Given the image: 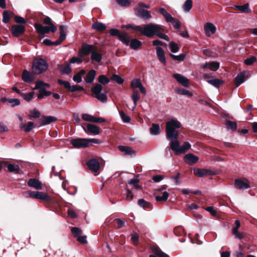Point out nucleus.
I'll return each mask as SVG.
<instances>
[{
	"label": "nucleus",
	"mask_w": 257,
	"mask_h": 257,
	"mask_svg": "<svg viewBox=\"0 0 257 257\" xmlns=\"http://www.w3.org/2000/svg\"><path fill=\"white\" fill-rule=\"evenodd\" d=\"M98 81L100 84H96L91 88L92 96L102 102H105L107 101V95L106 93L102 92L103 87L101 85L108 84L110 80L104 75H100L98 77Z\"/></svg>",
	"instance_id": "1"
},
{
	"label": "nucleus",
	"mask_w": 257,
	"mask_h": 257,
	"mask_svg": "<svg viewBox=\"0 0 257 257\" xmlns=\"http://www.w3.org/2000/svg\"><path fill=\"white\" fill-rule=\"evenodd\" d=\"M182 127L181 123L176 118H172L166 123L167 139L171 142L178 139L179 130Z\"/></svg>",
	"instance_id": "2"
},
{
	"label": "nucleus",
	"mask_w": 257,
	"mask_h": 257,
	"mask_svg": "<svg viewBox=\"0 0 257 257\" xmlns=\"http://www.w3.org/2000/svg\"><path fill=\"white\" fill-rule=\"evenodd\" d=\"M80 53L82 56L91 55V60L93 62L99 63L102 59L101 53L98 51L97 47L94 45L83 44L82 45Z\"/></svg>",
	"instance_id": "3"
},
{
	"label": "nucleus",
	"mask_w": 257,
	"mask_h": 257,
	"mask_svg": "<svg viewBox=\"0 0 257 257\" xmlns=\"http://www.w3.org/2000/svg\"><path fill=\"white\" fill-rule=\"evenodd\" d=\"M151 25H152L150 26L151 28H150L149 30V35L147 37L151 38L154 35H157L160 39L169 41V38L167 35L159 32L160 31H164V29L162 26L153 23H151Z\"/></svg>",
	"instance_id": "4"
},
{
	"label": "nucleus",
	"mask_w": 257,
	"mask_h": 257,
	"mask_svg": "<svg viewBox=\"0 0 257 257\" xmlns=\"http://www.w3.org/2000/svg\"><path fill=\"white\" fill-rule=\"evenodd\" d=\"M191 147V145L189 142H185L182 146H180V144L178 140H173L170 142L171 149L174 151L176 155L182 153H184Z\"/></svg>",
	"instance_id": "5"
},
{
	"label": "nucleus",
	"mask_w": 257,
	"mask_h": 257,
	"mask_svg": "<svg viewBox=\"0 0 257 257\" xmlns=\"http://www.w3.org/2000/svg\"><path fill=\"white\" fill-rule=\"evenodd\" d=\"M22 195L25 198L41 199L47 202L51 200V198L42 192L28 191L23 192Z\"/></svg>",
	"instance_id": "6"
},
{
	"label": "nucleus",
	"mask_w": 257,
	"mask_h": 257,
	"mask_svg": "<svg viewBox=\"0 0 257 257\" xmlns=\"http://www.w3.org/2000/svg\"><path fill=\"white\" fill-rule=\"evenodd\" d=\"M48 67L47 63L44 59H36L33 63V72L35 74H41L47 70Z\"/></svg>",
	"instance_id": "7"
},
{
	"label": "nucleus",
	"mask_w": 257,
	"mask_h": 257,
	"mask_svg": "<svg viewBox=\"0 0 257 257\" xmlns=\"http://www.w3.org/2000/svg\"><path fill=\"white\" fill-rule=\"evenodd\" d=\"M160 13L163 15L167 23H172L176 29H178L180 28V23L178 20L174 18L164 8H160Z\"/></svg>",
	"instance_id": "8"
},
{
	"label": "nucleus",
	"mask_w": 257,
	"mask_h": 257,
	"mask_svg": "<svg viewBox=\"0 0 257 257\" xmlns=\"http://www.w3.org/2000/svg\"><path fill=\"white\" fill-rule=\"evenodd\" d=\"M34 27L39 35H42L46 34H48L50 32L54 33L57 30H53L51 27L48 26H43L42 25L36 23L34 25Z\"/></svg>",
	"instance_id": "9"
},
{
	"label": "nucleus",
	"mask_w": 257,
	"mask_h": 257,
	"mask_svg": "<svg viewBox=\"0 0 257 257\" xmlns=\"http://www.w3.org/2000/svg\"><path fill=\"white\" fill-rule=\"evenodd\" d=\"M70 143L73 147L77 149L85 148L88 147L87 139L77 138L72 139Z\"/></svg>",
	"instance_id": "10"
},
{
	"label": "nucleus",
	"mask_w": 257,
	"mask_h": 257,
	"mask_svg": "<svg viewBox=\"0 0 257 257\" xmlns=\"http://www.w3.org/2000/svg\"><path fill=\"white\" fill-rule=\"evenodd\" d=\"M234 186L240 190L247 189L250 188L249 182L246 179H237L234 181Z\"/></svg>",
	"instance_id": "11"
},
{
	"label": "nucleus",
	"mask_w": 257,
	"mask_h": 257,
	"mask_svg": "<svg viewBox=\"0 0 257 257\" xmlns=\"http://www.w3.org/2000/svg\"><path fill=\"white\" fill-rule=\"evenodd\" d=\"M151 23L145 25L143 27H142L140 26L132 25V29L134 31H138L140 32V33L146 37H147L149 33V28H151Z\"/></svg>",
	"instance_id": "12"
},
{
	"label": "nucleus",
	"mask_w": 257,
	"mask_h": 257,
	"mask_svg": "<svg viewBox=\"0 0 257 257\" xmlns=\"http://www.w3.org/2000/svg\"><path fill=\"white\" fill-rule=\"evenodd\" d=\"M194 174L199 177H203L207 175H213L215 173L210 169H194L193 170Z\"/></svg>",
	"instance_id": "13"
},
{
	"label": "nucleus",
	"mask_w": 257,
	"mask_h": 257,
	"mask_svg": "<svg viewBox=\"0 0 257 257\" xmlns=\"http://www.w3.org/2000/svg\"><path fill=\"white\" fill-rule=\"evenodd\" d=\"M136 15L144 20H149L152 18L150 12L142 8H135Z\"/></svg>",
	"instance_id": "14"
},
{
	"label": "nucleus",
	"mask_w": 257,
	"mask_h": 257,
	"mask_svg": "<svg viewBox=\"0 0 257 257\" xmlns=\"http://www.w3.org/2000/svg\"><path fill=\"white\" fill-rule=\"evenodd\" d=\"M83 128L86 133L93 135H97L100 133L99 128L93 124H87L86 126H83Z\"/></svg>",
	"instance_id": "15"
},
{
	"label": "nucleus",
	"mask_w": 257,
	"mask_h": 257,
	"mask_svg": "<svg viewBox=\"0 0 257 257\" xmlns=\"http://www.w3.org/2000/svg\"><path fill=\"white\" fill-rule=\"evenodd\" d=\"M25 31V27L22 25H15L12 27V33L14 36L18 37Z\"/></svg>",
	"instance_id": "16"
},
{
	"label": "nucleus",
	"mask_w": 257,
	"mask_h": 257,
	"mask_svg": "<svg viewBox=\"0 0 257 257\" xmlns=\"http://www.w3.org/2000/svg\"><path fill=\"white\" fill-rule=\"evenodd\" d=\"M89 169L93 172H96L100 168L99 162L95 159L89 160L86 163Z\"/></svg>",
	"instance_id": "17"
},
{
	"label": "nucleus",
	"mask_w": 257,
	"mask_h": 257,
	"mask_svg": "<svg viewBox=\"0 0 257 257\" xmlns=\"http://www.w3.org/2000/svg\"><path fill=\"white\" fill-rule=\"evenodd\" d=\"M174 78L182 85L188 87L189 86V80L185 76L180 74H175L173 75Z\"/></svg>",
	"instance_id": "18"
},
{
	"label": "nucleus",
	"mask_w": 257,
	"mask_h": 257,
	"mask_svg": "<svg viewBox=\"0 0 257 257\" xmlns=\"http://www.w3.org/2000/svg\"><path fill=\"white\" fill-rule=\"evenodd\" d=\"M216 30L215 26L211 23L208 22L204 26V31L207 37H210L211 35L214 34Z\"/></svg>",
	"instance_id": "19"
},
{
	"label": "nucleus",
	"mask_w": 257,
	"mask_h": 257,
	"mask_svg": "<svg viewBox=\"0 0 257 257\" xmlns=\"http://www.w3.org/2000/svg\"><path fill=\"white\" fill-rule=\"evenodd\" d=\"M156 53L158 59L165 65H166V58L165 56V52L164 50L160 47H156Z\"/></svg>",
	"instance_id": "20"
},
{
	"label": "nucleus",
	"mask_w": 257,
	"mask_h": 257,
	"mask_svg": "<svg viewBox=\"0 0 257 257\" xmlns=\"http://www.w3.org/2000/svg\"><path fill=\"white\" fill-rule=\"evenodd\" d=\"M28 185L30 187H33L37 190L42 189V184L41 182L36 179H30L28 180Z\"/></svg>",
	"instance_id": "21"
},
{
	"label": "nucleus",
	"mask_w": 257,
	"mask_h": 257,
	"mask_svg": "<svg viewBox=\"0 0 257 257\" xmlns=\"http://www.w3.org/2000/svg\"><path fill=\"white\" fill-rule=\"evenodd\" d=\"M96 77V71L92 69L90 70L86 74L84 80L87 84H91Z\"/></svg>",
	"instance_id": "22"
},
{
	"label": "nucleus",
	"mask_w": 257,
	"mask_h": 257,
	"mask_svg": "<svg viewBox=\"0 0 257 257\" xmlns=\"http://www.w3.org/2000/svg\"><path fill=\"white\" fill-rule=\"evenodd\" d=\"M22 80L27 83L32 82L34 79V75L26 70H24L22 75Z\"/></svg>",
	"instance_id": "23"
},
{
	"label": "nucleus",
	"mask_w": 257,
	"mask_h": 257,
	"mask_svg": "<svg viewBox=\"0 0 257 257\" xmlns=\"http://www.w3.org/2000/svg\"><path fill=\"white\" fill-rule=\"evenodd\" d=\"M184 160L189 164H194L198 161L199 158L191 153H189L184 156Z\"/></svg>",
	"instance_id": "24"
},
{
	"label": "nucleus",
	"mask_w": 257,
	"mask_h": 257,
	"mask_svg": "<svg viewBox=\"0 0 257 257\" xmlns=\"http://www.w3.org/2000/svg\"><path fill=\"white\" fill-rule=\"evenodd\" d=\"M92 29L96 31L102 32L106 29V25L101 22H96L94 23L91 26Z\"/></svg>",
	"instance_id": "25"
},
{
	"label": "nucleus",
	"mask_w": 257,
	"mask_h": 257,
	"mask_svg": "<svg viewBox=\"0 0 257 257\" xmlns=\"http://www.w3.org/2000/svg\"><path fill=\"white\" fill-rule=\"evenodd\" d=\"M118 149L120 152L124 153L125 155L133 156L135 155V152L130 147L119 146Z\"/></svg>",
	"instance_id": "26"
},
{
	"label": "nucleus",
	"mask_w": 257,
	"mask_h": 257,
	"mask_svg": "<svg viewBox=\"0 0 257 257\" xmlns=\"http://www.w3.org/2000/svg\"><path fill=\"white\" fill-rule=\"evenodd\" d=\"M57 120V118L52 116H44L42 117L41 125H45L54 122Z\"/></svg>",
	"instance_id": "27"
},
{
	"label": "nucleus",
	"mask_w": 257,
	"mask_h": 257,
	"mask_svg": "<svg viewBox=\"0 0 257 257\" xmlns=\"http://www.w3.org/2000/svg\"><path fill=\"white\" fill-rule=\"evenodd\" d=\"M245 72H242L239 73L235 78V83L237 87L239 86L245 80Z\"/></svg>",
	"instance_id": "28"
},
{
	"label": "nucleus",
	"mask_w": 257,
	"mask_h": 257,
	"mask_svg": "<svg viewBox=\"0 0 257 257\" xmlns=\"http://www.w3.org/2000/svg\"><path fill=\"white\" fill-rule=\"evenodd\" d=\"M150 132L152 135H158L161 133V129L159 124L153 123L150 128Z\"/></svg>",
	"instance_id": "29"
},
{
	"label": "nucleus",
	"mask_w": 257,
	"mask_h": 257,
	"mask_svg": "<svg viewBox=\"0 0 257 257\" xmlns=\"http://www.w3.org/2000/svg\"><path fill=\"white\" fill-rule=\"evenodd\" d=\"M129 45L132 49L134 50H138L141 47L142 43L136 39H133L130 41Z\"/></svg>",
	"instance_id": "30"
},
{
	"label": "nucleus",
	"mask_w": 257,
	"mask_h": 257,
	"mask_svg": "<svg viewBox=\"0 0 257 257\" xmlns=\"http://www.w3.org/2000/svg\"><path fill=\"white\" fill-rule=\"evenodd\" d=\"M206 81L217 88H219L223 83L222 80L219 79H209Z\"/></svg>",
	"instance_id": "31"
},
{
	"label": "nucleus",
	"mask_w": 257,
	"mask_h": 257,
	"mask_svg": "<svg viewBox=\"0 0 257 257\" xmlns=\"http://www.w3.org/2000/svg\"><path fill=\"white\" fill-rule=\"evenodd\" d=\"M35 127V125L34 122L32 121L28 122L26 124H21L20 125V128L24 129L27 133L30 132Z\"/></svg>",
	"instance_id": "32"
},
{
	"label": "nucleus",
	"mask_w": 257,
	"mask_h": 257,
	"mask_svg": "<svg viewBox=\"0 0 257 257\" xmlns=\"http://www.w3.org/2000/svg\"><path fill=\"white\" fill-rule=\"evenodd\" d=\"M60 72L62 74H68L71 72V68L70 64H67L61 66L60 67Z\"/></svg>",
	"instance_id": "33"
},
{
	"label": "nucleus",
	"mask_w": 257,
	"mask_h": 257,
	"mask_svg": "<svg viewBox=\"0 0 257 257\" xmlns=\"http://www.w3.org/2000/svg\"><path fill=\"white\" fill-rule=\"evenodd\" d=\"M42 21L44 23V24H45V25H47L48 26L51 27L50 28H52L53 29V30H57V27L52 23V20L50 17H49L48 16L46 17L42 20Z\"/></svg>",
	"instance_id": "34"
},
{
	"label": "nucleus",
	"mask_w": 257,
	"mask_h": 257,
	"mask_svg": "<svg viewBox=\"0 0 257 257\" xmlns=\"http://www.w3.org/2000/svg\"><path fill=\"white\" fill-rule=\"evenodd\" d=\"M119 40L126 45H129L130 40L127 34L121 33L118 37Z\"/></svg>",
	"instance_id": "35"
},
{
	"label": "nucleus",
	"mask_w": 257,
	"mask_h": 257,
	"mask_svg": "<svg viewBox=\"0 0 257 257\" xmlns=\"http://www.w3.org/2000/svg\"><path fill=\"white\" fill-rule=\"evenodd\" d=\"M7 168L8 171L10 172L18 173L20 171V168L18 165L9 164L7 165Z\"/></svg>",
	"instance_id": "36"
},
{
	"label": "nucleus",
	"mask_w": 257,
	"mask_h": 257,
	"mask_svg": "<svg viewBox=\"0 0 257 257\" xmlns=\"http://www.w3.org/2000/svg\"><path fill=\"white\" fill-rule=\"evenodd\" d=\"M67 27L65 26L61 25L60 26V36L59 39L62 42L66 39L65 31Z\"/></svg>",
	"instance_id": "37"
},
{
	"label": "nucleus",
	"mask_w": 257,
	"mask_h": 257,
	"mask_svg": "<svg viewBox=\"0 0 257 257\" xmlns=\"http://www.w3.org/2000/svg\"><path fill=\"white\" fill-rule=\"evenodd\" d=\"M225 124L228 130H230L232 131H236L237 129V124L234 121L227 120L226 121Z\"/></svg>",
	"instance_id": "38"
},
{
	"label": "nucleus",
	"mask_w": 257,
	"mask_h": 257,
	"mask_svg": "<svg viewBox=\"0 0 257 257\" xmlns=\"http://www.w3.org/2000/svg\"><path fill=\"white\" fill-rule=\"evenodd\" d=\"M192 7V0H186L183 6V10L186 12H188Z\"/></svg>",
	"instance_id": "39"
},
{
	"label": "nucleus",
	"mask_w": 257,
	"mask_h": 257,
	"mask_svg": "<svg viewBox=\"0 0 257 257\" xmlns=\"http://www.w3.org/2000/svg\"><path fill=\"white\" fill-rule=\"evenodd\" d=\"M35 92L33 91L30 92L28 93H22L21 95L23 97V98L26 100L27 101H31L34 95Z\"/></svg>",
	"instance_id": "40"
},
{
	"label": "nucleus",
	"mask_w": 257,
	"mask_h": 257,
	"mask_svg": "<svg viewBox=\"0 0 257 257\" xmlns=\"http://www.w3.org/2000/svg\"><path fill=\"white\" fill-rule=\"evenodd\" d=\"M132 98L134 103H135L136 105H137V102L140 99V94L137 90H133Z\"/></svg>",
	"instance_id": "41"
},
{
	"label": "nucleus",
	"mask_w": 257,
	"mask_h": 257,
	"mask_svg": "<svg viewBox=\"0 0 257 257\" xmlns=\"http://www.w3.org/2000/svg\"><path fill=\"white\" fill-rule=\"evenodd\" d=\"M170 56L173 59V60L182 61L184 60L186 55L185 54H181L179 55H175L172 54H170Z\"/></svg>",
	"instance_id": "42"
},
{
	"label": "nucleus",
	"mask_w": 257,
	"mask_h": 257,
	"mask_svg": "<svg viewBox=\"0 0 257 257\" xmlns=\"http://www.w3.org/2000/svg\"><path fill=\"white\" fill-rule=\"evenodd\" d=\"M141 85H142V84L140 79H135L132 81L131 87L134 89L137 88H139Z\"/></svg>",
	"instance_id": "43"
},
{
	"label": "nucleus",
	"mask_w": 257,
	"mask_h": 257,
	"mask_svg": "<svg viewBox=\"0 0 257 257\" xmlns=\"http://www.w3.org/2000/svg\"><path fill=\"white\" fill-rule=\"evenodd\" d=\"M71 232L75 237L80 236L82 233V230L78 227H73L71 228Z\"/></svg>",
	"instance_id": "44"
},
{
	"label": "nucleus",
	"mask_w": 257,
	"mask_h": 257,
	"mask_svg": "<svg viewBox=\"0 0 257 257\" xmlns=\"http://www.w3.org/2000/svg\"><path fill=\"white\" fill-rule=\"evenodd\" d=\"M169 194L166 191L163 193L162 196H156L155 199L157 201H164L168 199Z\"/></svg>",
	"instance_id": "45"
},
{
	"label": "nucleus",
	"mask_w": 257,
	"mask_h": 257,
	"mask_svg": "<svg viewBox=\"0 0 257 257\" xmlns=\"http://www.w3.org/2000/svg\"><path fill=\"white\" fill-rule=\"evenodd\" d=\"M111 79L115 81L118 84H122L124 81V80L120 76L115 74L112 75Z\"/></svg>",
	"instance_id": "46"
},
{
	"label": "nucleus",
	"mask_w": 257,
	"mask_h": 257,
	"mask_svg": "<svg viewBox=\"0 0 257 257\" xmlns=\"http://www.w3.org/2000/svg\"><path fill=\"white\" fill-rule=\"evenodd\" d=\"M13 13L8 11H5L3 14V22L5 23H8L10 21V14Z\"/></svg>",
	"instance_id": "47"
},
{
	"label": "nucleus",
	"mask_w": 257,
	"mask_h": 257,
	"mask_svg": "<svg viewBox=\"0 0 257 257\" xmlns=\"http://www.w3.org/2000/svg\"><path fill=\"white\" fill-rule=\"evenodd\" d=\"M169 46L172 52L177 53L179 51V47L177 43L172 41L170 43Z\"/></svg>",
	"instance_id": "48"
},
{
	"label": "nucleus",
	"mask_w": 257,
	"mask_h": 257,
	"mask_svg": "<svg viewBox=\"0 0 257 257\" xmlns=\"http://www.w3.org/2000/svg\"><path fill=\"white\" fill-rule=\"evenodd\" d=\"M235 8L236 9L240 10L244 13L249 11V6L247 4H244L242 6H236Z\"/></svg>",
	"instance_id": "49"
},
{
	"label": "nucleus",
	"mask_w": 257,
	"mask_h": 257,
	"mask_svg": "<svg viewBox=\"0 0 257 257\" xmlns=\"http://www.w3.org/2000/svg\"><path fill=\"white\" fill-rule=\"evenodd\" d=\"M149 257H169V255L162 250H158L154 254H151Z\"/></svg>",
	"instance_id": "50"
},
{
	"label": "nucleus",
	"mask_w": 257,
	"mask_h": 257,
	"mask_svg": "<svg viewBox=\"0 0 257 257\" xmlns=\"http://www.w3.org/2000/svg\"><path fill=\"white\" fill-rule=\"evenodd\" d=\"M138 204L142 207L144 208H149L151 206V204L149 202L146 201L143 199H139L138 201Z\"/></svg>",
	"instance_id": "51"
},
{
	"label": "nucleus",
	"mask_w": 257,
	"mask_h": 257,
	"mask_svg": "<svg viewBox=\"0 0 257 257\" xmlns=\"http://www.w3.org/2000/svg\"><path fill=\"white\" fill-rule=\"evenodd\" d=\"M219 67V63L217 62L209 63V69L212 71H216Z\"/></svg>",
	"instance_id": "52"
},
{
	"label": "nucleus",
	"mask_w": 257,
	"mask_h": 257,
	"mask_svg": "<svg viewBox=\"0 0 257 257\" xmlns=\"http://www.w3.org/2000/svg\"><path fill=\"white\" fill-rule=\"evenodd\" d=\"M8 102L10 103L12 107L18 106L20 104V101L18 99L16 98H10L8 100Z\"/></svg>",
	"instance_id": "53"
},
{
	"label": "nucleus",
	"mask_w": 257,
	"mask_h": 257,
	"mask_svg": "<svg viewBox=\"0 0 257 257\" xmlns=\"http://www.w3.org/2000/svg\"><path fill=\"white\" fill-rule=\"evenodd\" d=\"M119 114L121 117V118L122 119L124 122L127 123L130 121V117L128 115H126L123 111H121L119 112Z\"/></svg>",
	"instance_id": "54"
},
{
	"label": "nucleus",
	"mask_w": 257,
	"mask_h": 257,
	"mask_svg": "<svg viewBox=\"0 0 257 257\" xmlns=\"http://www.w3.org/2000/svg\"><path fill=\"white\" fill-rule=\"evenodd\" d=\"M94 117V116L87 113L83 114L82 115V118L83 120L90 122L93 121Z\"/></svg>",
	"instance_id": "55"
},
{
	"label": "nucleus",
	"mask_w": 257,
	"mask_h": 257,
	"mask_svg": "<svg viewBox=\"0 0 257 257\" xmlns=\"http://www.w3.org/2000/svg\"><path fill=\"white\" fill-rule=\"evenodd\" d=\"M256 61V58L255 56H251L244 60V63L247 65H250Z\"/></svg>",
	"instance_id": "56"
},
{
	"label": "nucleus",
	"mask_w": 257,
	"mask_h": 257,
	"mask_svg": "<svg viewBox=\"0 0 257 257\" xmlns=\"http://www.w3.org/2000/svg\"><path fill=\"white\" fill-rule=\"evenodd\" d=\"M58 82L59 84L64 85L66 88L68 89L70 91L71 86L69 82L59 79Z\"/></svg>",
	"instance_id": "57"
},
{
	"label": "nucleus",
	"mask_w": 257,
	"mask_h": 257,
	"mask_svg": "<svg viewBox=\"0 0 257 257\" xmlns=\"http://www.w3.org/2000/svg\"><path fill=\"white\" fill-rule=\"evenodd\" d=\"M33 89H38L39 90L41 89H45L43 85V81L41 80L37 81L36 83L35 87L33 88Z\"/></svg>",
	"instance_id": "58"
},
{
	"label": "nucleus",
	"mask_w": 257,
	"mask_h": 257,
	"mask_svg": "<svg viewBox=\"0 0 257 257\" xmlns=\"http://www.w3.org/2000/svg\"><path fill=\"white\" fill-rule=\"evenodd\" d=\"M40 116V112L36 109H33V110H31L30 111V114L29 115L30 117H33V118H35L39 117Z\"/></svg>",
	"instance_id": "59"
},
{
	"label": "nucleus",
	"mask_w": 257,
	"mask_h": 257,
	"mask_svg": "<svg viewBox=\"0 0 257 257\" xmlns=\"http://www.w3.org/2000/svg\"><path fill=\"white\" fill-rule=\"evenodd\" d=\"M84 89L83 87L78 85H72L70 89V92H75L77 91H83Z\"/></svg>",
	"instance_id": "60"
},
{
	"label": "nucleus",
	"mask_w": 257,
	"mask_h": 257,
	"mask_svg": "<svg viewBox=\"0 0 257 257\" xmlns=\"http://www.w3.org/2000/svg\"><path fill=\"white\" fill-rule=\"evenodd\" d=\"M139 235L136 233V232H133L132 234V236H131V240H132L133 243L135 244V245H137L138 244V240H139Z\"/></svg>",
	"instance_id": "61"
},
{
	"label": "nucleus",
	"mask_w": 257,
	"mask_h": 257,
	"mask_svg": "<svg viewBox=\"0 0 257 257\" xmlns=\"http://www.w3.org/2000/svg\"><path fill=\"white\" fill-rule=\"evenodd\" d=\"M117 4L121 6L127 7L130 5V0H116Z\"/></svg>",
	"instance_id": "62"
},
{
	"label": "nucleus",
	"mask_w": 257,
	"mask_h": 257,
	"mask_svg": "<svg viewBox=\"0 0 257 257\" xmlns=\"http://www.w3.org/2000/svg\"><path fill=\"white\" fill-rule=\"evenodd\" d=\"M178 93L182 95H188L190 96H191L192 95L191 92H190L188 90H185L183 88L178 89Z\"/></svg>",
	"instance_id": "63"
},
{
	"label": "nucleus",
	"mask_w": 257,
	"mask_h": 257,
	"mask_svg": "<svg viewBox=\"0 0 257 257\" xmlns=\"http://www.w3.org/2000/svg\"><path fill=\"white\" fill-rule=\"evenodd\" d=\"M121 32L116 29H111L109 31V34L110 35L112 36H117L119 37Z\"/></svg>",
	"instance_id": "64"
}]
</instances>
